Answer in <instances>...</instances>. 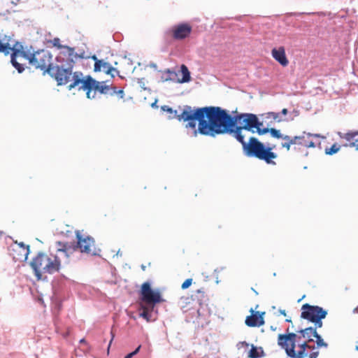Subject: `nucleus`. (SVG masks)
I'll return each instance as SVG.
<instances>
[{"label": "nucleus", "mask_w": 358, "mask_h": 358, "mask_svg": "<svg viewBox=\"0 0 358 358\" xmlns=\"http://www.w3.org/2000/svg\"><path fill=\"white\" fill-rule=\"evenodd\" d=\"M269 130H270L269 133L271 134L272 137L275 138H282L283 139V137L285 136L280 133V130H278L275 128H271V129H269Z\"/></svg>", "instance_id": "nucleus-27"}, {"label": "nucleus", "mask_w": 358, "mask_h": 358, "mask_svg": "<svg viewBox=\"0 0 358 358\" xmlns=\"http://www.w3.org/2000/svg\"><path fill=\"white\" fill-rule=\"evenodd\" d=\"M179 121L187 122L186 127L193 129L192 136L198 134L215 138L220 135V107L206 106L193 109L190 106L180 107Z\"/></svg>", "instance_id": "nucleus-2"}, {"label": "nucleus", "mask_w": 358, "mask_h": 358, "mask_svg": "<svg viewBox=\"0 0 358 358\" xmlns=\"http://www.w3.org/2000/svg\"><path fill=\"white\" fill-rule=\"evenodd\" d=\"M50 42L52 43L53 46L57 47L58 49H65L66 45H62L60 44V40L59 38H55Z\"/></svg>", "instance_id": "nucleus-32"}, {"label": "nucleus", "mask_w": 358, "mask_h": 358, "mask_svg": "<svg viewBox=\"0 0 358 358\" xmlns=\"http://www.w3.org/2000/svg\"><path fill=\"white\" fill-rule=\"evenodd\" d=\"M251 315L247 316L245 324L250 327H260L264 324L263 315L264 313L255 312L252 308L250 309Z\"/></svg>", "instance_id": "nucleus-12"}, {"label": "nucleus", "mask_w": 358, "mask_h": 358, "mask_svg": "<svg viewBox=\"0 0 358 358\" xmlns=\"http://www.w3.org/2000/svg\"><path fill=\"white\" fill-rule=\"evenodd\" d=\"M92 58L95 60V64H94V71L95 72L100 71L101 69V67L103 66V60H99L96 58V56H93Z\"/></svg>", "instance_id": "nucleus-29"}, {"label": "nucleus", "mask_w": 358, "mask_h": 358, "mask_svg": "<svg viewBox=\"0 0 358 358\" xmlns=\"http://www.w3.org/2000/svg\"><path fill=\"white\" fill-rule=\"evenodd\" d=\"M21 54L29 61L31 65L43 71V75L47 73L57 82L59 78L57 68H56L57 66H54L52 64V55L49 51L41 50L34 53L28 54L22 52Z\"/></svg>", "instance_id": "nucleus-3"}, {"label": "nucleus", "mask_w": 358, "mask_h": 358, "mask_svg": "<svg viewBox=\"0 0 358 358\" xmlns=\"http://www.w3.org/2000/svg\"><path fill=\"white\" fill-rule=\"evenodd\" d=\"M192 296V297H197V296H196V294H193Z\"/></svg>", "instance_id": "nucleus-55"}, {"label": "nucleus", "mask_w": 358, "mask_h": 358, "mask_svg": "<svg viewBox=\"0 0 358 358\" xmlns=\"http://www.w3.org/2000/svg\"><path fill=\"white\" fill-rule=\"evenodd\" d=\"M327 310L319 306H312L305 303L301 307V317L309 322H313L319 318H325Z\"/></svg>", "instance_id": "nucleus-9"}, {"label": "nucleus", "mask_w": 358, "mask_h": 358, "mask_svg": "<svg viewBox=\"0 0 358 358\" xmlns=\"http://www.w3.org/2000/svg\"><path fill=\"white\" fill-rule=\"evenodd\" d=\"M56 61L60 64H56L55 66H58L59 68H62V66H64L65 63H66V56L64 55V50L62 51L57 57Z\"/></svg>", "instance_id": "nucleus-21"}, {"label": "nucleus", "mask_w": 358, "mask_h": 358, "mask_svg": "<svg viewBox=\"0 0 358 358\" xmlns=\"http://www.w3.org/2000/svg\"><path fill=\"white\" fill-rule=\"evenodd\" d=\"M306 143L307 140H306V138L304 137V140H299L298 144L305 147V144H306Z\"/></svg>", "instance_id": "nucleus-43"}, {"label": "nucleus", "mask_w": 358, "mask_h": 358, "mask_svg": "<svg viewBox=\"0 0 358 358\" xmlns=\"http://www.w3.org/2000/svg\"><path fill=\"white\" fill-rule=\"evenodd\" d=\"M64 55L66 56L67 62L65 63L64 66L62 68H57L59 73V78L57 79L58 85H66L70 81L73 82V68L75 62L78 59L83 57V56L75 52L74 48L69 46H65Z\"/></svg>", "instance_id": "nucleus-8"}, {"label": "nucleus", "mask_w": 358, "mask_h": 358, "mask_svg": "<svg viewBox=\"0 0 358 358\" xmlns=\"http://www.w3.org/2000/svg\"><path fill=\"white\" fill-rule=\"evenodd\" d=\"M341 146L334 143L331 148H325V154L327 155H332L339 151Z\"/></svg>", "instance_id": "nucleus-23"}, {"label": "nucleus", "mask_w": 358, "mask_h": 358, "mask_svg": "<svg viewBox=\"0 0 358 358\" xmlns=\"http://www.w3.org/2000/svg\"><path fill=\"white\" fill-rule=\"evenodd\" d=\"M309 358H317L319 355V351H313L309 355L308 354Z\"/></svg>", "instance_id": "nucleus-38"}, {"label": "nucleus", "mask_w": 358, "mask_h": 358, "mask_svg": "<svg viewBox=\"0 0 358 358\" xmlns=\"http://www.w3.org/2000/svg\"><path fill=\"white\" fill-rule=\"evenodd\" d=\"M110 334H111V339L110 341V343L108 344V351L109 350V348H110V344L115 337V334H113V331H110Z\"/></svg>", "instance_id": "nucleus-45"}, {"label": "nucleus", "mask_w": 358, "mask_h": 358, "mask_svg": "<svg viewBox=\"0 0 358 358\" xmlns=\"http://www.w3.org/2000/svg\"><path fill=\"white\" fill-rule=\"evenodd\" d=\"M192 32V27L187 23L176 25L172 29L173 38L176 40H182L187 38Z\"/></svg>", "instance_id": "nucleus-11"}, {"label": "nucleus", "mask_w": 358, "mask_h": 358, "mask_svg": "<svg viewBox=\"0 0 358 358\" xmlns=\"http://www.w3.org/2000/svg\"><path fill=\"white\" fill-rule=\"evenodd\" d=\"M351 147H355L357 150H358V138L355 139V142L351 143Z\"/></svg>", "instance_id": "nucleus-44"}, {"label": "nucleus", "mask_w": 358, "mask_h": 358, "mask_svg": "<svg viewBox=\"0 0 358 358\" xmlns=\"http://www.w3.org/2000/svg\"><path fill=\"white\" fill-rule=\"evenodd\" d=\"M113 71H110V75H111V76H112V77H114V76H114V74H113V73H113ZM115 71V72H117V73H118V71H117V70H116V71Z\"/></svg>", "instance_id": "nucleus-53"}, {"label": "nucleus", "mask_w": 358, "mask_h": 358, "mask_svg": "<svg viewBox=\"0 0 358 358\" xmlns=\"http://www.w3.org/2000/svg\"><path fill=\"white\" fill-rule=\"evenodd\" d=\"M324 318H319V319H317L314 321H313L312 322L315 324V329L317 328H321L322 327V320Z\"/></svg>", "instance_id": "nucleus-36"}, {"label": "nucleus", "mask_w": 358, "mask_h": 358, "mask_svg": "<svg viewBox=\"0 0 358 358\" xmlns=\"http://www.w3.org/2000/svg\"><path fill=\"white\" fill-rule=\"evenodd\" d=\"M262 126H258L257 128H255V132H257L259 135H264L265 134L269 133L268 128H261Z\"/></svg>", "instance_id": "nucleus-33"}, {"label": "nucleus", "mask_w": 358, "mask_h": 358, "mask_svg": "<svg viewBox=\"0 0 358 358\" xmlns=\"http://www.w3.org/2000/svg\"><path fill=\"white\" fill-rule=\"evenodd\" d=\"M141 309L143 310L141 313H140L139 315L140 317L145 319L147 322L152 321L151 318V313L150 312L153 310L151 308L150 306L147 305H141Z\"/></svg>", "instance_id": "nucleus-17"}, {"label": "nucleus", "mask_w": 358, "mask_h": 358, "mask_svg": "<svg viewBox=\"0 0 358 358\" xmlns=\"http://www.w3.org/2000/svg\"><path fill=\"white\" fill-rule=\"evenodd\" d=\"M284 140L289 141V142H292V145L293 144H298L299 140H304V135L303 136H296L293 138H291L290 136L285 135L283 137Z\"/></svg>", "instance_id": "nucleus-25"}, {"label": "nucleus", "mask_w": 358, "mask_h": 358, "mask_svg": "<svg viewBox=\"0 0 358 358\" xmlns=\"http://www.w3.org/2000/svg\"><path fill=\"white\" fill-rule=\"evenodd\" d=\"M15 47H10L8 43H3L0 41V52H3L5 55H8Z\"/></svg>", "instance_id": "nucleus-22"}, {"label": "nucleus", "mask_w": 358, "mask_h": 358, "mask_svg": "<svg viewBox=\"0 0 358 358\" xmlns=\"http://www.w3.org/2000/svg\"><path fill=\"white\" fill-rule=\"evenodd\" d=\"M353 313H358V306L355 308H354Z\"/></svg>", "instance_id": "nucleus-49"}, {"label": "nucleus", "mask_w": 358, "mask_h": 358, "mask_svg": "<svg viewBox=\"0 0 358 358\" xmlns=\"http://www.w3.org/2000/svg\"><path fill=\"white\" fill-rule=\"evenodd\" d=\"M248 356L250 358H259L264 357L265 354L262 347L257 348L254 345H252Z\"/></svg>", "instance_id": "nucleus-16"}, {"label": "nucleus", "mask_w": 358, "mask_h": 358, "mask_svg": "<svg viewBox=\"0 0 358 358\" xmlns=\"http://www.w3.org/2000/svg\"><path fill=\"white\" fill-rule=\"evenodd\" d=\"M356 350H358V345L356 346Z\"/></svg>", "instance_id": "nucleus-56"}, {"label": "nucleus", "mask_w": 358, "mask_h": 358, "mask_svg": "<svg viewBox=\"0 0 358 358\" xmlns=\"http://www.w3.org/2000/svg\"><path fill=\"white\" fill-rule=\"evenodd\" d=\"M292 145V142H289V141H287V142L282 143V147L287 148V150L290 149V146Z\"/></svg>", "instance_id": "nucleus-39"}, {"label": "nucleus", "mask_w": 358, "mask_h": 358, "mask_svg": "<svg viewBox=\"0 0 358 358\" xmlns=\"http://www.w3.org/2000/svg\"><path fill=\"white\" fill-rule=\"evenodd\" d=\"M314 333V337L316 338V343H317V347H324L327 348L328 345L327 343L324 341V340L322 338L321 336L317 334V331H313Z\"/></svg>", "instance_id": "nucleus-24"}, {"label": "nucleus", "mask_w": 358, "mask_h": 358, "mask_svg": "<svg viewBox=\"0 0 358 358\" xmlns=\"http://www.w3.org/2000/svg\"><path fill=\"white\" fill-rule=\"evenodd\" d=\"M141 299L154 308V306L162 301L160 293L158 291L152 289L150 284L148 282H144L141 287Z\"/></svg>", "instance_id": "nucleus-10"}, {"label": "nucleus", "mask_w": 358, "mask_h": 358, "mask_svg": "<svg viewBox=\"0 0 358 358\" xmlns=\"http://www.w3.org/2000/svg\"><path fill=\"white\" fill-rule=\"evenodd\" d=\"M102 68L106 74H110V71H116V69L112 66L108 62H103Z\"/></svg>", "instance_id": "nucleus-28"}, {"label": "nucleus", "mask_w": 358, "mask_h": 358, "mask_svg": "<svg viewBox=\"0 0 358 358\" xmlns=\"http://www.w3.org/2000/svg\"><path fill=\"white\" fill-rule=\"evenodd\" d=\"M180 70L182 74V78L180 80H178V83H184L189 82L191 80V76L188 68L185 64H182L180 66Z\"/></svg>", "instance_id": "nucleus-19"}, {"label": "nucleus", "mask_w": 358, "mask_h": 358, "mask_svg": "<svg viewBox=\"0 0 358 358\" xmlns=\"http://www.w3.org/2000/svg\"><path fill=\"white\" fill-rule=\"evenodd\" d=\"M220 135L229 134L242 145L243 151L245 156L256 157L264 160L267 164H275L273 159L277 155L272 152L271 148L266 147L257 138L251 136L245 141L246 132L255 133V128L262 126L255 114L241 113L231 115L227 110L220 107Z\"/></svg>", "instance_id": "nucleus-1"}, {"label": "nucleus", "mask_w": 358, "mask_h": 358, "mask_svg": "<svg viewBox=\"0 0 358 358\" xmlns=\"http://www.w3.org/2000/svg\"><path fill=\"white\" fill-rule=\"evenodd\" d=\"M192 283V278H188L187 280H185V282L182 284V286H181V288L182 289H185L187 288H188Z\"/></svg>", "instance_id": "nucleus-35"}, {"label": "nucleus", "mask_w": 358, "mask_h": 358, "mask_svg": "<svg viewBox=\"0 0 358 358\" xmlns=\"http://www.w3.org/2000/svg\"><path fill=\"white\" fill-rule=\"evenodd\" d=\"M305 147L306 148H314L315 147V143L312 141H307V143L306 144H305Z\"/></svg>", "instance_id": "nucleus-42"}, {"label": "nucleus", "mask_w": 358, "mask_h": 358, "mask_svg": "<svg viewBox=\"0 0 358 358\" xmlns=\"http://www.w3.org/2000/svg\"><path fill=\"white\" fill-rule=\"evenodd\" d=\"M151 106L152 108H155V107L157 108V101H155L154 103H152Z\"/></svg>", "instance_id": "nucleus-48"}, {"label": "nucleus", "mask_w": 358, "mask_h": 358, "mask_svg": "<svg viewBox=\"0 0 358 358\" xmlns=\"http://www.w3.org/2000/svg\"><path fill=\"white\" fill-rule=\"evenodd\" d=\"M141 347V345L138 346L135 350H134L133 352L127 355L124 357V358H132L134 355H136L139 352Z\"/></svg>", "instance_id": "nucleus-37"}, {"label": "nucleus", "mask_w": 358, "mask_h": 358, "mask_svg": "<svg viewBox=\"0 0 358 358\" xmlns=\"http://www.w3.org/2000/svg\"><path fill=\"white\" fill-rule=\"evenodd\" d=\"M297 336L294 333H288L279 334L278 338V345L285 350L286 355L290 358H305L308 356L307 348L315 350V346L308 345L307 342L299 344L300 350L296 352L295 351Z\"/></svg>", "instance_id": "nucleus-6"}, {"label": "nucleus", "mask_w": 358, "mask_h": 358, "mask_svg": "<svg viewBox=\"0 0 358 358\" xmlns=\"http://www.w3.org/2000/svg\"><path fill=\"white\" fill-rule=\"evenodd\" d=\"M287 113H288V110H287V109H286V108H283V109L281 110V114H282V115H287Z\"/></svg>", "instance_id": "nucleus-46"}, {"label": "nucleus", "mask_w": 358, "mask_h": 358, "mask_svg": "<svg viewBox=\"0 0 358 358\" xmlns=\"http://www.w3.org/2000/svg\"><path fill=\"white\" fill-rule=\"evenodd\" d=\"M313 331H317L315 328L310 327L299 331V333H300L303 338H308V342H312L313 340L311 337H314Z\"/></svg>", "instance_id": "nucleus-18"}, {"label": "nucleus", "mask_w": 358, "mask_h": 358, "mask_svg": "<svg viewBox=\"0 0 358 358\" xmlns=\"http://www.w3.org/2000/svg\"><path fill=\"white\" fill-rule=\"evenodd\" d=\"M196 294H201L203 296L204 292H203V291H201V289H197V290L196 291Z\"/></svg>", "instance_id": "nucleus-47"}, {"label": "nucleus", "mask_w": 358, "mask_h": 358, "mask_svg": "<svg viewBox=\"0 0 358 358\" xmlns=\"http://www.w3.org/2000/svg\"><path fill=\"white\" fill-rule=\"evenodd\" d=\"M166 73L169 74V77L164 78V81L171 80L178 83V80H180L178 78V73L176 71H172L171 69H167L166 71Z\"/></svg>", "instance_id": "nucleus-20"}, {"label": "nucleus", "mask_w": 358, "mask_h": 358, "mask_svg": "<svg viewBox=\"0 0 358 358\" xmlns=\"http://www.w3.org/2000/svg\"><path fill=\"white\" fill-rule=\"evenodd\" d=\"M30 265L36 277L39 280L42 278L43 273L52 274L59 271L61 262L57 256L51 258L44 252H39L31 262Z\"/></svg>", "instance_id": "nucleus-5"}, {"label": "nucleus", "mask_w": 358, "mask_h": 358, "mask_svg": "<svg viewBox=\"0 0 358 358\" xmlns=\"http://www.w3.org/2000/svg\"><path fill=\"white\" fill-rule=\"evenodd\" d=\"M161 110L164 112H166L169 114V119H177L179 120L180 118V113L181 112L180 109L178 110H173L172 108L169 107V106L164 105L161 107Z\"/></svg>", "instance_id": "nucleus-15"}, {"label": "nucleus", "mask_w": 358, "mask_h": 358, "mask_svg": "<svg viewBox=\"0 0 358 358\" xmlns=\"http://www.w3.org/2000/svg\"><path fill=\"white\" fill-rule=\"evenodd\" d=\"M80 343H85V338H82V339H80Z\"/></svg>", "instance_id": "nucleus-52"}, {"label": "nucleus", "mask_w": 358, "mask_h": 358, "mask_svg": "<svg viewBox=\"0 0 358 358\" xmlns=\"http://www.w3.org/2000/svg\"><path fill=\"white\" fill-rule=\"evenodd\" d=\"M77 238V244L71 248L68 243H62V242H57V245L62 246L57 249V252L63 253L66 257L69 256V253L71 251L79 248L80 252L86 253L92 256L99 255V249L94 248V240L90 236H83L79 231L76 232Z\"/></svg>", "instance_id": "nucleus-7"}, {"label": "nucleus", "mask_w": 358, "mask_h": 358, "mask_svg": "<svg viewBox=\"0 0 358 358\" xmlns=\"http://www.w3.org/2000/svg\"><path fill=\"white\" fill-rule=\"evenodd\" d=\"M304 134L307 135L308 137H310V136H314V137H317V138H324V136H322L320 134H310V133H306L304 132Z\"/></svg>", "instance_id": "nucleus-41"}, {"label": "nucleus", "mask_w": 358, "mask_h": 358, "mask_svg": "<svg viewBox=\"0 0 358 358\" xmlns=\"http://www.w3.org/2000/svg\"><path fill=\"white\" fill-rule=\"evenodd\" d=\"M109 94L110 96L117 94L120 96V98L122 99L124 97V93L123 90H117L116 87H112L111 91L110 92Z\"/></svg>", "instance_id": "nucleus-31"}, {"label": "nucleus", "mask_w": 358, "mask_h": 358, "mask_svg": "<svg viewBox=\"0 0 358 358\" xmlns=\"http://www.w3.org/2000/svg\"><path fill=\"white\" fill-rule=\"evenodd\" d=\"M286 322H291V320H290V319H287V320H286Z\"/></svg>", "instance_id": "nucleus-54"}, {"label": "nucleus", "mask_w": 358, "mask_h": 358, "mask_svg": "<svg viewBox=\"0 0 358 358\" xmlns=\"http://www.w3.org/2000/svg\"><path fill=\"white\" fill-rule=\"evenodd\" d=\"M103 84V82H98L90 76H87L84 78L81 71H76L73 76V83L69 85V90H71L78 87L79 90H83L85 91L87 97L91 99L94 98L96 94V92H94V94L91 96L92 90H96L103 94H109L112 87Z\"/></svg>", "instance_id": "nucleus-4"}, {"label": "nucleus", "mask_w": 358, "mask_h": 358, "mask_svg": "<svg viewBox=\"0 0 358 358\" xmlns=\"http://www.w3.org/2000/svg\"><path fill=\"white\" fill-rule=\"evenodd\" d=\"M17 243L21 248L23 249V250L24 251V257H25V259H27L28 257V255L30 252L29 251V245H25L23 242H20V243Z\"/></svg>", "instance_id": "nucleus-30"}, {"label": "nucleus", "mask_w": 358, "mask_h": 358, "mask_svg": "<svg viewBox=\"0 0 358 358\" xmlns=\"http://www.w3.org/2000/svg\"><path fill=\"white\" fill-rule=\"evenodd\" d=\"M357 133H347L345 136V138L350 143V146H351V143L355 142V139H357Z\"/></svg>", "instance_id": "nucleus-26"}, {"label": "nucleus", "mask_w": 358, "mask_h": 358, "mask_svg": "<svg viewBox=\"0 0 358 358\" xmlns=\"http://www.w3.org/2000/svg\"><path fill=\"white\" fill-rule=\"evenodd\" d=\"M248 347L249 344L246 341H240L237 343V348H241V347Z\"/></svg>", "instance_id": "nucleus-40"}, {"label": "nucleus", "mask_w": 358, "mask_h": 358, "mask_svg": "<svg viewBox=\"0 0 358 358\" xmlns=\"http://www.w3.org/2000/svg\"><path fill=\"white\" fill-rule=\"evenodd\" d=\"M271 55L282 66H287L288 65L289 61L286 57L284 47L280 46L278 48H273Z\"/></svg>", "instance_id": "nucleus-13"}, {"label": "nucleus", "mask_w": 358, "mask_h": 358, "mask_svg": "<svg viewBox=\"0 0 358 358\" xmlns=\"http://www.w3.org/2000/svg\"><path fill=\"white\" fill-rule=\"evenodd\" d=\"M280 313H281L282 315H286V313H285V310H280Z\"/></svg>", "instance_id": "nucleus-51"}, {"label": "nucleus", "mask_w": 358, "mask_h": 358, "mask_svg": "<svg viewBox=\"0 0 358 358\" xmlns=\"http://www.w3.org/2000/svg\"><path fill=\"white\" fill-rule=\"evenodd\" d=\"M115 255L116 256H122V253H121V252L120 250H118Z\"/></svg>", "instance_id": "nucleus-50"}, {"label": "nucleus", "mask_w": 358, "mask_h": 358, "mask_svg": "<svg viewBox=\"0 0 358 358\" xmlns=\"http://www.w3.org/2000/svg\"><path fill=\"white\" fill-rule=\"evenodd\" d=\"M23 51H20L19 49L14 48L12 49L10 54V63L12 66L16 69L17 72L19 73H22L24 71V65L22 64H20L17 62L16 57L18 54L22 55L21 52Z\"/></svg>", "instance_id": "nucleus-14"}, {"label": "nucleus", "mask_w": 358, "mask_h": 358, "mask_svg": "<svg viewBox=\"0 0 358 358\" xmlns=\"http://www.w3.org/2000/svg\"><path fill=\"white\" fill-rule=\"evenodd\" d=\"M269 115H270V117H271L273 120H276L277 122L282 121V119L280 118V117L279 113L271 112L269 113Z\"/></svg>", "instance_id": "nucleus-34"}]
</instances>
